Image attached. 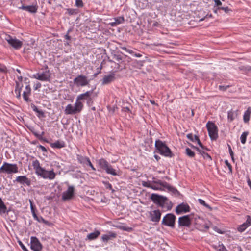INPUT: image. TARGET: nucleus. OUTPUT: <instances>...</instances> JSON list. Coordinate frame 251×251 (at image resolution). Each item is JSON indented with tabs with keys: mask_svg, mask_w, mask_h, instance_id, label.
Instances as JSON below:
<instances>
[{
	"mask_svg": "<svg viewBox=\"0 0 251 251\" xmlns=\"http://www.w3.org/2000/svg\"><path fill=\"white\" fill-rule=\"evenodd\" d=\"M193 219H195V224L196 225L199 224L198 223L199 221H203V219H201L200 216L198 215H185L182 217H180L178 219V226H186L189 227L191 224V220Z\"/></svg>",
	"mask_w": 251,
	"mask_h": 251,
	"instance_id": "nucleus-1",
	"label": "nucleus"
},
{
	"mask_svg": "<svg viewBox=\"0 0 251 251\" xmlns=\"http://www.w3.org/2000/svg\"><path fill=\"white\" fill-rule=\"evenodd\" d=\"M155 147L159 153L164 156L172 157L173 154L169 147L160 140H157L155 143Z\"/></svg>",
	"mask_w": 251,
	"mask_h": 251,
	"instance_id": "nucleus-2",
	"label": "nucleus"
},
{
	"mask_svg": "<svg viewBox=\"0 0 251 251\" xmlns=\"http://www.w3.org/2000/svg\"><path fill=\"white\" fill-rule=\"evenodd\" d=\"M97 163L99 167L105 170L106 173L112 175L113 176H119V174L117 171L113 169L112 166L104 158H101L98 160Z\"/></svg>",
	"mask_w": 251,
	"mask_h": 251,
	"instance_id": "nucleus-3",
	"label": "nucleus"
},
{
	"mask_svg": "<svg viewBox=\"0 0 251 251\" xmlns=\"http://www.w3.org/2000/svg\"><path fill=\"white\" fill-rule=\"evenodd\" d=\"M18 172V167L16 164H10L5 162L3 163L2 166L0 168V173L10 174L17 173Z\"/></svg>",
	"mask_w": 251,
	"mask_h": 251,
	"instance_id": "nucleus-4",
	"label": "nucleus"
},
{
	"mask_svg": "<svg viewBox=\"0 0 251 251\" xmlns=\"http://www.w3.org/2000/svg\"><path fill=\"white\" fill-rule=\"evenodd\" d=\"M206 127L208 130V134L212 140H215L217 139L218 127L213 122L208 121L206 124Z\"/></svg>",
	"mask_w": 251,
	"mask_h": 251,
	"instance_id": "nucleus-5",
	"label": "nucleus"
},
{
	"mask_svg": "<svg viewBox=\"0 0 251 251\" xmlns=\"http://www.w3.org/2000/svg\"><path fill=\"white\" fill-rule=\"evenodd\" d=\"M176 217L172 213L167 214L163 218L162 225L172 228L175 227Z\"/></svg>",
	"mask_w": 251,
	"mask_h": 251,
	"instance_id": "nucleus-6",
	"label": "nucleus"
},
{
	"mask_svg": "<svg viewBox=\"0 0 251 251\" xmlns=\"http://www.w3.org/2000/svg\"><path fill=\"white\" fill-rule=\"evenodd\" d=\"M151 199L154 203L158 204L161 207L164 206L165 203L167 201V197L156 194H152Z\"/></svg>",
	"mask_w": 251,
	"mask_h": 251,
	"instance_id": "nucleus-7",
	"label": "nucleus"
},
{
	"mask_svg": "<svg viewBox=\"0 0 251 251\" xmlns=\"http://www.w3.org/2000/svg\"><path fill=\"white\" fill-rule=\"evenodd\" d=\"M5 40L11 47L16 50L20 49L23 46L22 41L15 38H13L10 35H6Z\"/></svg>",
	"mask_w": 251,
	"mask_h": 251,
	"instance_id": "nucleus-8",
	"label": "nucleus"
},
{
	"mask_svg": "<svg viewBox=\"0 0 251 251\" xmlns=\"http://www.w3.org/2000/svg\"><path fill=\"white\" fill-rule=\"evenodd\" d=\"M36 174L43 178L49 179H53L56 176L53 170L47 171L43 168Z\"/></svg>",
	"mask_w": 251,
	"mask_h": 251,
	"instance_id": "nucleus-9",
	"label": "nucleus"
},
{
	"mask_svg": "<svg viewBox=\"0 0 251 251\" xmlns=\"http://www.w3.org/2000/svg\"><path fill=\"white\" fill-rule=\"evenodd\" d=\"M90 80L87 76L83 75H79L74 79V82L78 86H85L88 85Z\"/></svg>",
	"mask_w": 251,
	"mask_h": 251,
	"instance_id": "nucleus-10",
	"label": "nucleus"
},
{
	"mask_svg": "<svg viewBox=\"0 0 251 251\" xmlns=\"http://www.w3.org/2000/svg\"><path fill=\"white\" fill-rule=\"evenodd\" d=\"M33 76L34 78L42 81H50V74L48 70L42 73H37Z\"/></svg>",
	"mask_w": 251,
	"mask_h": 251,
	"instance_id": "nucleus-11",
	"label": "nucleus"
},
{
	"mask_svg": "<svg viewBox=\"0 0 251 251\" xmlns=\"http://www.w3.org/2000/svg\"><path fill=\"white\" fill-rule=\"evenodd\" d=\"M74 187L68 185L67 190L64 192L62 195V199L63 201H66L71 199L74 194Z\"/></svg>",
	"mask_w": 251,
	"mask_h": 251,
	"instance_id": "nucleus-12",
	"label": "nucleus"
},
{
	"mask_svg": "<svg viewBox=\"0 0 251 251\" xmlns=\"http://www.w3.org/2000/svg\"><path fill=\"white\" fill-rule=\"evenodd\" d=\"M31 249L33 251H40L42 249V245L38 239L36 237L32 236L30 238Z\"/></svg>",
	"mask_w": 251,
	"mask_h": 251,
	"instance_id": "nucleus-13",
	"label": "nucleus"
},
{
	"mask_svg": "<svg viewBox=\"0 0 251 251\" xmlns=\"http://www.w3.org/2000/svg\"><path fill=\"white\" fill-rule=\"evenodd\" d=\"M150 220L156 225L159 223L160 220L161 213L159 210H154L149 213Z\"/></svg>",
	"mask_w": 251,
	"mask_h": 251,
	"instance_id": "nucleus-14",
	"label": "nucleus"
},
{
	"mask_svg": "<svg viewBox=\"0 0 251 251\" xmlns=\"http://www.w3.org/2000/svg\"><path fill=\"white\" fill-rule=\"evenodd\" d=\"M157 183L159 184L160 186H163V187L164 188L167 189L169 192L172 193L173 194L176 196L179 194V192L176 189L170 185L167 182L165 181H162L158 180V181L157 182Z\"/></svg>",
	"mask_w": 251,
	"mask_h": 251,
	"instance_id": "nucleus-15",
	"label": "nucleus"
},
{
	"mask_svg": "<svg viewBox=\"0 0 251 251\" xmlns=\"http://www.w3.org/2000/svg\"><path fill=\"white\" fill-rule=\"evenodd\" d=\"M190 208L188 204L182 203L179 204L176 208V212L177 214H180L182 213H186L189 212Z\"/></svg>",
	"mask_w": 251,
	"mask_h": 251,
	"instance_id": "nucleus-16",
	"label": "nucleus"
},
{
	"mask_svg": "<svg viewBox=\"0 0 251 251\" xmlns=\"http://www.w3.org/2000/svg\"><path fill=\"white\" fill-rule=\"evenodd\" d=\"M16 181L22 185H25L28 186L31 185V180L25 176H20L16 177Z\"/></svg>",
	"mask_w": 251,
	"mask_h": 251,
	"instance_id": "nucleus-17",
	"label": "nucleus"
},
{
	"mask_svg": "<svg viewBox=\"0 0 251 251\" xmlns=\"http://www.w3.org/2000/svg\"><path fill=\"white\" fill-rule=\"evenodd\" d=\"M115 74L114 73H111L108 75H105L104 76L103 79H102V84H108L111 83L112 82L114 81L115 80Z\"/></svg>",
	"mask_w": 251,
	"mask_h": 251,
	"instance_id": "nucleus-18",
	"label": "nucleus"
},
{
	"mask_svg": "<svg viewBox=\"0 0 251 251\" xmlns=\"http://www.w3.org/2000/svg\"><path fill=\"white\" fill-rule=\"evenodd\" d=\"M92 93L93 91H87L84 93L78 95L76 99L79 101H81L82 100H87L88 101H91L92 100L91 96L92 94Z\"/></svg>",
	"mask_w": 251,
	"mask_h": 251,
	"instance_id": "nucleus-19",
	"label": "nucleus"
},
{
	"mask_svg": "<svg viewBox=\"0 0 251 251\" xmlns=\"http://www.w3.org/2000/svg\"><path fill=\"white\" fill-rule=\"evenodd\" d=\"M251 225V217L248 215L247 216L246 221L243 224L241 225L238 227V230L240 232H243L247 227Z\"/></svg>",
	"mask_w": 251,
	"mask_h": 251,
	"instance_id": "nucleus-20",
	"label": "nucleus"
},
{
	"mask_svg": "<svg viewBox=\"0 0 251 251\" xmlns=\"http://www.w3.org/2000/svg\"><path fill=\"white\" fill-rule=\"evenodd\" d=\"M158 181V180L153 181L152 183L144 182L143 186L148 188H150L153 190H161V187L162 186H160L159 184H158L157 183V182Z\"/></svg>",
	"mask_w": 251,
	"mask_h": 251,
	"instance_id": "nucleus-21",
	"label": "nucleus"
},
{
	"mask_svg": "<svg viewBox=\"0 0 251 251\" xmlns=\"http://www.w3.org/2000/svg\"><path fill=\"white\" fill-rule=\"evenodd\" d=\"M20 9L27 11L31 13H35L37 12L38 9L37 5H29V6H24L22 5L21 7H19Z\"/></svg>",
	"mask_w": 251,
	"mask_h": 251,
	"instance_id": "nucleus-22",
	"label": "nucleus"
},
{
	"mask_svg": "<svg viewBox=\"0 0 251 251\" xmlns=\"http://www.w3.org/2000/svg\"><path fill=\"white\" fill-rule=\"evenodd\" d=\"M31 89L29 85H26L25 90L23 92V97L24 100L26 102L30 101L29 99V96L31 94Z\"/></svg>",
	"mask_w": 251,
	"mask_h": 251,
	"instance_id": "nucleus-23",
	"label": "nucleus"
},
{
	"mask_svg": "<svg viewBox=\"0 0 251 251\" xmlns=\"http://www.w3.org/2000/svg\"><path fill=\"white\" fill-rule=\"evenodd\" d=\"M117 234L115 233L109 232L108 234L103 235L101 236V240L104 242H107L109 240L115 238Z\"/></svg>",
	"mask_w": 251,
	"mask_h": 251,
	"instance_id": "nucleus-24",
	"label": "nucleus"
},
{
	"mask_svg": "<svg viewBox=\"0 0 251 251\" xmlns=\"http://www.w3.org/2000/svg\"><path fill=\"white\" fill-rule=\"evenodd\" d=\"M83 107V104L81 101H79L76 99V101L74 106V108L75 113H79Z\"/></svg>",
	"mask_w": 251,
	"mask_h": 251,
	"instance_id": "nucleus-25",
	"label": "nucleus"
},
{
	"mask_svg": "<svg viewBox=\"0 0 251 251\" xmlns=\"http://www.w3.org/2000/svg\"><path fill=\"white\" fill-rule=\"evenodd\" d=\"M100 234V231L99 230H95L94 232L88 234L87 236L86 239L90 241L95 240L97 239L99 235Z\"/></svg>",
	"mask_w": 251,
	"mask_h": 251,
	"instance_id": "nucleus-26",
	"label": "nucleus"
},
{
	"mask_svg": "<svg viewBox=\"0 0 251 251\" xmlns=\"http://www.w3.org/2000/svg\"><path fill=\"white\" fill-rule=\"evenodd\" d=\"M50 146L53 148L60 149L65 146V143L63 141L57 140L50 144Z\"/></svg>",
	"mask_w": 251,
	"mask_h": 251,
	"instance_id": "nucleus-27",
	"label": "nucleus"
},
{
	"mask_svg": "<svg viewBox=\"0 0 251 251\" xmlns=\"http://www.w3.org/2000/svg\"><path fill=\"white\" fill-rule=\"evenodd\" d=\"M64 112L66 115H73L76 114L74 108V106L71 104H68L66 106Z\"/></svg>",
	"mask_w": 251,
	"mask_h": 251,
	"instance_id": "nucleus-28",
	"label": "nucleus"
},
{
	"mask_svg": "<svg viewBox=\"0 0 251 251\" xmlns=\"http://www.w3.org/2000/svg\"><path fill=\"white\" fill-rule=\"evenodd\" d=\"M114 21L110 23V25L112 26H116L118 25L121 24L124 22V18L123 17H119L114 18Z\"/></svg>",
	"mask_w": 251,
	"mask_h": 251,
	"instance_id": "nucleus-29",
	"label": "nucleus"
},
{
	"mask_svg": "<svg viewBox=\"0 0 251 251\" xmlns=\"http://www.w3.org/2000/svg\"><path fill=\"white\" fill-rule=\"evenodd\" d=\"M32 164L33 168L35 170L36 174H37L38 172H39L43 168L40 166V162L37 159L33 160Z\"/></svg>",
	"mask_w": 251,
	"mask_h": 251,
	"instance_id": "nucleus-30",
	"label": "nucleus"
},
{
	"mask_svg": "<svg viewBox=\"0 0 251 251\" xmlns=\"http://www.w3.org/2000/svg\"><path fill=\"white\" fill-rule=\"evenodd\" d=\"M8 211L7 210V207L2 199L0 197V214H5L7 213Z\"/></svg>",
	"mask_w": 251,
	"mask_h": 251,
	"instance_id": "nucleus-31",
	"label": "nucleus"
},
{
	"mask_svg": "<svg viewBox=\"0 0 251 251\" xmlns=\"http://www.w3.org/2000/svg\"><path fill=\"white\" fill-rule=\"evenodd\" d=\"M77 160L78 162L81 164L85 165L87 163V161L89 159L88 157L86 156H83L80 154L76 155Z\"/></svg>",
	"mask_w": 251,
	"mask_h": 251,
	"instance_id": "nucleus-32",
	"label": "nucleus"
},
{
	"mask_svg": "<svg viewBox=\"0 0 251 251\" xmlns=\"http://www.w3.org/2000/svg\"><path fill=\"white\" fill-rule=\"evenodd\" d=\"M237 115L236 112L233 110L228 111L227 116L228 120L232 121L237 117Z\"/></svg>",
	"mask_w": 251,
	"mask_h": 251,
	"instance_id": "nucleus-33",
	"label": "nucleus"
},
{
	"mask_svg": "<svg viewBox=\"0 0 251 251\" xmlns=\"http://www.w3.org/2000/svg\"><path fill=\"white\" fill-rule=\"evenodd\" d=\"M112 58L113 59H114L115 60H116L118 63V68H119V63H120L122 62V57L121 55L119 54H112Z\"/></svg>",
	"mask_w": 251,
	"mask_h": 251,
	"instance_id": "nucleus-34",
	"label": "nucleus"
},
{
	"mask_svg": "<svg viewBox=\"0 0 251 251\" xmlns=\"http://www.w3.org/2000/svg\"><path fill=\"white\" fill-rule=\"evenodd\" d=\"M185 153L189 157L193 158L195 156V152L190 148H186L185 149Z\"/></svg>",
	"mask_w": 251,
	"mask_h": 251,
	"instance_id": "nucleus-35",
	"label": "nucleus"
},
{
	"mask_svg": "<svg viewBox=\"0 0 251 251\" xmlns=\"http://www.w3.org/2000/svg\"><path fill=\"white\" fill-rule=\"evenodd\" d=\"M31 107L32 108V110L35 111L36 113H38L39 115L43 116H44V112L43 111L38 109L37 107L34 104H31Z\"/></svg>",
	"mask_w": 251,
	"mask_h": 251,
	"instance_id": "nucleus-36",
	"label": "nucleus"
},
{
	"mask_svg": "<svg viewBox=\"0 0 251 251\" xmlns=\"http://www.w3.org/2000/svg\"><path fill=\"white\" fill-rule=\"evenodd\" d=\"M67 11L69 15H76L79 12L78 9L72 8L67 9Z\"/></svg>",
	"mask_w": 251,
	"mask_h": 251,
	"instance_id": "nucleus-37",
	"label": "nucleus"
},
{
	"mask_svg": "<svg viewBox=\"0 0 251 251\" xmlns=\"http://www.w3.org/2000/svg\"><path fill=\"white\" fill-rule=\"evenodd\" d=\"M248 134V132H243L240 137L241 142L242 144H244L246 142L247 136Z\"/></svg>",
	"mask_w": 251,
	"mask_h": 251,
	"instance_id": "nucleus-38",
	"label": "nucleus"
},
{
	"mask_svg": "<svg viewBox=\"0 0 251 251\" xmlns=\"http://www.w3.org/2000/svg\"><path fill=\"white\" fill-rule=\"evenodd\" d=\"M195 139L196 141L197 142L198 145L201 148L202 150H206L208 151V149L204 147V146H203L202 143L201 142L199 137L197 135H195Z\"/></svg>",
	"mask_w": 251,
	"mask_h": 251,
	"instance_id": "nucleus-39",
	"label": "nucleus"
},
{
	"mask_svg": "<svg viewBox=\"0 0 251 251\" xmlns=\"http://www.w3.org/2000/svg\"><path fill=\"white\" fill-rule=\"evenodd\" d=\"M198 201L199 203L201 204V205H203L204 206H205V207H206L207 208H208L210 210L212 209L211 207L208 204L206 203L204 201H203V200H202L201 199H199L198 200Z\"/></svg>",
	"mask_w": 251,
	"mask_h": 251,
	"instance_id": "nucleus-40",
	"label": "nucleus"
},
{
	"mask_svg": "<svg viewBox=\"0 0 251 251\" xmlns=\"http://www.w3.org/2000/svg\"><path fill=\"white\" fill-rule=\"evenodd\" d=\"M36 220H37L39 223H44V224H45L46 225H49V222L48 221L45 220L41 216L38 217L37 219H36Z\"/></svg>",
	"mask_w": 251,
	"mask_h": 251,
	"instance_id": "nucleus-41",
	"label": "nucleus"
},
{
	"mask_svg": "<svg viewBox=\"0 0 251 251\" xmlns=\"http://www.w3.org/2000/svg\"><path fill=\"white\" fill-rule=\"evenodd\" d=\"M75 5L78 8L83 7L84 4L82 0H75Z\"/></svg>",
	"mask_w": 251,
	"mask_h": 251,
	"instance_id": "nucleus-42",
	"label": "nucleus"
},
{
	"mask_svg": "<svg viewBox=\"0 0 251 251\" xmlns=\"http://www.w3.org/2000/svg\"><path fill=\"white\" fill-rule=\"evenodd\" d=\"M250 114L244 113L243 119L245 123H248L250 120Z\"/></svg>",
	"mask_w": 251,
	"mask_h": 251,
	"instance_id": "nucleus-43",
	"label": "nucleus"
},
{
	"mask_svg": "<svg viewBox=\"0 0 251 251\" xmlns=\"http://www.w3.org/2000/svg\"><path fill=\"white\" fill-rule=\"evenodd\" d=\"M104 184L106 189L111 190L112 192L114 191V190L112 189V185L108 182H104Z\"/></svg>",
	"mask_w": 251,
	"mask_h": 251,
	"instance_id": "nucleus-44",
	"label": "nucleus"
},
{
	"mask_svg": "<svg viewBox=\"0 0 251 251\" xmlns=\"http://www.w3.org/2000/svg\"><path fill=\"white\" fill-rule=\"evenodd\" d=\"M218 9H221L225 11V13H228L229 12L231 11V9H229L228 7H218Z\"/></svg>",
	"mask_w": 251,
	"mask_h": 251,
	"instance_id": "nucleus-45",
	"label": "nucleus"
},
{
	"mask_svg": "<svg viewBox=\"0 0 251 251\" xmlns=\"http://www.w3.org/2000/svg\"><path fill=\"white\" fill-rule=\"evenodd\" d=\"M228 150H229V154L231 157V158H232V160L233 161H234V153H233V152L231 149V146L229 145H228Z\"/></svg>",
	"mask_w": 251,
	"mask_h": 251,
	"instance_id": "nucleus-46",
	"label": "nucleus"
},
{
	"mask_svg": "<svg viewBox=\"0 0 251 251\" xmlns=\"http://www.w3.org/2000/svg\"><path fill=\"white\" fill-rule=\"evenodd\" d=\"M86 164L88 165L89 166H90L93 171H96V168L94 167L93 165L92 164L89 158L87 161V163Z\"/></svg>",
	"mask_w": 251,
	"mask_h": 251,
	"instance_id": "nucleus-47",
	"label": "nucleus"
},
{
	"mask_svg": "<svg viewBox=\"0 0 251 251\" xmlns=\"http://www.w3.org/2000/svg\"><path fill=\"white\" fill-rule=\"evenodd\" d=\"M192 147H193L194 149H195L197 151H198L202 155L203 154V153L204 151H203L202 150L200 149L199 148L194 146L190 144Z\"/></svg>",
	"mask_w": 251,
	"mask_h": 251,
	"instance_id": "nucleus-48",
	"label": "nucleus"
},
{
	"mask_svg": "<svg viewBox=\"0 0 251 251\" xmlns=\"http://www.w3.org/2000/svg\"><path fill=\"white\" fill-rule=\"evenodd\" d=\"M218 250V251H227L223 244L219 245Z\"/></svg>",
	"mask_w": 251,
	"mask_h": 251,
	"instance_id": "nucleus-49",
	"label": "nucleus"
},
{
	"mask_svg": "<svg viewBox=\"0 0 251 251\" xmlns=\"http://www.w3.org/2000/svg\"><path fill=\"white\" fill-rule=\"evenodd\" d=\"M188 139H189V140H190L192 142H194L195 140V136L193 137V135L192 134L190 133V134H188L187 135H186Z\"/></svg>",
	"mask_w": 251,
	"mask_h": 251,
	"instance_id": "nucleus-50",
	"label": "nucleus"
},
{
	"mask_svg": "<svg viewBox=\"0 0 251 251\" xmlns=\"http://www.w3.org/2000/svg\"><path fill=\"white\" fill-rule=\"evenodd\" d=\"M121 48L123 50H125L126 51L128 52L130 54H133L134 53V51L131 50L127 49L125 47H121Z\"/></svg>",
	"mask_w": 251,
	"mask_h": 251,
	"instance_id": "nucleus-51",
	"label": "nucleus"
},
{
	"mask_svg": "<svg viewBox=\"0 0 251 251\" xmlns=\"http://www.w3.org/2000/svg\"><path fill=\"white\" fill-rule=\"evenodd\" d=\"M23 87V85L21 84L19 82L16 81V88L15 89H19L21 90Z\"/></svg>",
	"mask_w": 251,
	"mask_h": 251,
	"instance_id": "nucleus-52",
	"label": "nucleus"
},
{
	"mask_svg": "<svg viewBox=\"0 0 251 251\" xmlns=\"http://www.w3.org/2000/svg\"><path fill=\"white\" fill-rule=\"evenodd\" d=\"M21 90H19V89H17L15 90V92L16 94V97L18 99H20L21 98Z\"/></svg>",
	"mask_w": 251,
	"mask_h": 251,
	"instance_id": "nucleus-53",
	"label": "nucleus"
},
{
	"mask_svg": "<svg viewBox=\"0 0 251 251\" xmlns=\"http://www.w3.org/2000/svg\"><path fill=\"white\" fill-rule=\"evenodd\" d=\"M31 210L32 211V215H33V218H34V219L36 220V219H37L38 216L35 213L32 204L31 205Z\"/></svg>",
	"mask_w": 251,
	"mask_h": 251,
	"instance_id": "nucleus-54",
	"label": "nucleus"
},
{
	"mask_svg": "<svg viewBox=\"0 0 251 251\" xmlns=\"http://www.w3.org/2000/svg\"><path fill=\"white\" fill-rule=\"evenodd\" d=\"M229 87V85H227V86L220 85L219 86V90H220L221 91H226Z\"/></svg>",
	"mask_w": 251,
	"mask_h": 251,
	"instance_id": "nucleus-55",
	"label": "nucleus"
},
{
	"mask_svg": "<svg viewBox=\"0 0 251 251\" xmlns=\"http://www.w3.org/2000/svg\"><path fill=\"white\" fill-rule=\"evenodd\" d=\"M19 244L20 246H21V247L22 248V249L24 251H29L27 250V249L24 246V245L22 243V242L21 241H19Z\"/></svg>",
	"mask_w": 251,
	"mask_h": 251,
	"instance_id": "nucleus-56",
	"label": "nucleus"
},
{
	"mask_svg": "<svg viewBox=\"0 0 251 251\" xmlns=\"http://www.w3.org/2000/svg\"><path fill=\"white\" fill-rule=\"evenodd\" d=\"M6 70V67L0 63V72H4Z\"/></svg>",
	"mask_w": 251,
	"mask_h": 251,
	"instance_id": "nucleus-57",
	"label": "nucleus"
},
{
	"mask_svg": "<svg viewBox=\"0 0 251 251\" xmlns=\"http://www.w3.org/2000/svg\"><path fill=\"white\" fill-rule=\"evenodd\" d=\"M41 87V84L40 82H37L34 86V90H37Z\"/></svg>",
	"mask_w": 251,
	"mask_h": 251,
	"instance_id": "nucleus-58",
	"label": "nucleus"
},
{
	"mask_svg": "<svg viewBox=\"0 0 251 251\" xmlns=\"http://www.w3.org/2000/svg\"><path fill=\"white\" fill-rule=\"evenodd\" d=\"M214 1L215 2V5L218 6V7L222 5V2L220 1V0H214Z\"/></svg>",
	"mask_w": 251,
	"mask_h": 251,
	"instance_id": "nucleus-59",
	"label": "nucleus"
},
{
	"mask_svg": "<svg viewBox=\"0 0 251 251\" xmlns=\"http://www.w3.org/2000/svg\"><path fill=\"white\" fill-rule=\"evenodd\" d=\"M202 156L204 157V158L209 159L210 160H211V156L207 153L204 152Z\"/></svg>",
	"mask_w": 251,
	"mask_h": 251,
	"instance_id": "nucleus-60",
	"label": "nucleus"
},
{
	"mask_svg": "<svg viewBox=\"0 0 251 251\" xmlns=\"http://www.w3.org/2000/svg\"><path fill=\"white\" fill-rule=\"evenodd\" d=\"M225 164L228 167L230 171L232 170V166L228 162L227 160H225Z\"/></svg>",
	"mask_w": 251,
	"mask_h": 251,
	"instance_id": "nucleus-61",
	"label": "nucleus"
},
{
	"mask_svg": "<svg viewBox=\"0 0 251 251\" xmlns=\"http://www.w3.org/2000/svg\"><path fill=\"white\" fill-rule=\"evenodd\" d=\"M39 148L41 149V150H42V151H44V152L47 151V150L45 147H44L42 145H40Z\"/></svg>",
	"mask_w": 251,
	"mask_h": 251,
	"instance_id": "nucleus-62",
	"label": "nucleus"
},
{
	"mask_svg": "<svg viewBox=\"0 0 251 251\" xmlns=\"http://www.w3.org/2000/svg\"><path fill=\"white\" fill-rule=\"evenodd\" d=\"M204 228H205V230L208 229L209 228V223H204Z\"/></svg>",
	"mask_w": 251,
	"mask_h": 251,
	"instance_id": "nucleus-63",
	"label": "nucleus"
},
{
	"mask_svg": "<svg viewBox=\"0 0 251 251\" xmlns=\"http://www.w3.org/2000/svg\"><path fill=\"white\" fill-rule=\"evenodd\" d=\"M245 112L249 114H251V107H248L247 110Z\"/></svg>",
	"mask_w": 251,
	"mask_h": 251,
	"instance_id": "nucleus-64",
	"label": "nucleus"
}]
</instances>
